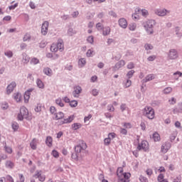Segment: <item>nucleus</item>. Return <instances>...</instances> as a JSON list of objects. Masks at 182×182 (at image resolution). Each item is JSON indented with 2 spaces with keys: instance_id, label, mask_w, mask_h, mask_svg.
Returning a JSON list of instances; mask_svg holds the SVG:
<instances>
[{
  "instance_id": "f257e3e1",
  "label": "nucleus",
  "mask_w": 182,
  "mask_h": 182,
  "mask_svg": "<svg viewBox=\"0 0 182 182\" xmlns=\"http://www.w3.org/2000/svg\"><path fill=\"white\" fill-rule=\"evenodd\" d=\"M117 176H118V182H129L131 173L124 172L123 168L119 167L117 170Z\"/></svg>"
},
{
  "instance_id": "f03ea898",
  "label": "nucleus",
  "mask_w": 182,
  "mask_h": 182,
  "mask_svg": "<svg viewBox=\"0 0 182 182\" xmlns=\"http://www.w3.org/2000/svg\"><path fill=\"white\" fill-rule=\"evenodd\" d=\"M142 114L144 117H146L150 120L154 119L155 117V112L151 107H145L142 110Z\"/></svg>"
},
{
  "instance_id": "7ed1b4c3",
  "label": "nucleus",
  "mask_w": 182,
  "mask_h": 182,
  "mask_svg": "<svg viewBox=\"0 0 182 182\" xmlns=\"http://www.w3.org/2000/svg\"><path fill=\"white\" fill-rule=\"evenodd\" d=\"M29 115V112L25 107H21L20 113L18 114V120L23 121V119H27Z\"/></svg>"
},
{
  "instance_id": "20e7f679",
  "label": "nucleus",
  "mask_w": 182,
  "mask_h": 182,
  "mask_svg": "<svg viewBox=\"0 0 182 182\" xmlns=\"http://www.w3.org/2000/svg\"><path fill=\"white\" fill-rule=\"evenodd\" d=\"M87 149V144L86 143H81L79 145H77L75 146V152L77 154V158H78V156L80 154L82 153L86 150Z\"/></svg>"
},
{
  "instance_id": "39448f33",
  "label": "nucleus",
  "mask_w": 182,
  "mask_h": 182,
  "mask_svg": "<svg viewBox=\"0 0 182 182\" xmlns=\"http://www.w3.org/2000/svg\"><path fill=\"white\" fill-rule=\"evenodd\" d=\"M50 52L56 53L58 50H63V43H53L50 46Z\"/></svg>"
},
{
  "instance_id": "423d86ee",
  "label": "nucleus",
  "mask_w": 182,
  "mask_h": 182,
  "mask_svg": "<svg viewBox=\"0 0 182 182\" xmlns=\"http://www.w3.org/2000/svg\"><path fill=\"white\" fill-rule=\"evenodd\" d=\"M136 149L139 151L143 150V151H148L149 150V144H148L147 141H142V142L139 143L138 147Z\"/></svg>"
},
{
  "instance_id": "0eeeda50",
  "label": "nucleus",
  "mask_w": 182,
  "mask_h": 182,
  "mask_svg": "<svg viewBox=\"0 0 182 182\" xmlns=\"http://www.w3.org/2000/svg\"><path fill=\"white\" fill-rule=\"evenodd\" d=\"M154 25H156V21L154 20H149L146 21V24L144 26L149 35H151V33H153L152 28Z\"/></svg>"
},
{
  "instance_id": "6e6552de",
  "label": "nucleus",
  "mask_w": 182,
  "mask_h": 182,
  "mask_svg": "<svg viewBox=\"0 0 182 182\" xmlns=\"http://www.w3.org/2000/svg\"><path fill=\"white\" fill-rule=\"evenodd\" d=\"M33 178L38 179L40 182H45V181H46V176L42 173V171H36Z\"/></svg>"
},
{
  "instance_id": "1a4fd4ad",
  "label": "nucleus",
  "mask_w": 182,
  "mask_h": 182,
  "mask_svg": "<svg viewBox=\"0 0 182 182\" xmlns=\"http://www.w3.org/2000/svg\"><path fill=\"white\" fill-rule=\"evenodd\" d=\"M116 134L114 132H111L108 134V138H105L104 139V145L105 146H109L111 144V141L113 139H115Z\"/></svg>"
},
{
  "instance_id": "9d476101",
  "label": "nucleus",
  "mask_w": 182,
  "mask_h": 182,
  "mask_svg": "<svg viewBox=\"0 0 182 182\" xmlns=\"http://www.w3.org/2000/svg\"><path fill=\"white\" fill-rule=\"evenodd\" d=\"M168 59L174 60L177 59L178 58V54L177 53V50L175 49L170 50L168 54Z\"/></svg>"
},
{
  "instance_id": "9b49d317",
  "label": "nucleus",
  "mask_w": 182,
  "mask_h": 182,
  "mask_svg": "<svg viewBox=\"0 0 182 182\" xmlns=\"http://www.w3.org/2000/svg\"><path fill=\"white\" fill-rule=\"evenodd\" d=\"M48 28H49V22L44 21L42 24V26H41V33L43 35H47Z\"/></svg>"
},
{
  "instance_id": "f8f14e48",
  "label": "nucleus",
  "mask_w": 182,
  "mask_h": 182,
  "mask_svg": "<svg viewBox=\"0 0 182 182\" xmlns=\"http://www.w3.org/2000/svg\"><path fill=\"white\" fill-rule=\"evenodd\" d=\"M171 147V145L170 144V143L168 142L164 143L162 144V146L161 147V151H162L163 154H166Z\"/></svg>"
},
{
  "instance_id": "ddd939ff",
  "label": "nucleus",
  "mask_w": 182,
  "mask_h": 182,
  "mask_svg": "<svg viewBox=\"0 0 182 182\" xmlns=\"http://www.w3.org/2000/svg\"><path fill=\"white\" fill-rule=\"evenodd\" d=\"M16 86L17 85L15 82H11V83L6 87V94L10 95L12 93Z\"/></svg>"
},
{
  "instance_id": "4468645a",
  "label": "nucleus",
  "mask_w": 182,
  "mask_h": 182,
  "mask_svg": "<svg viewBox=\"0 0 182 182\" xmlns=\"http://www.w3.org/2000/svg\"><path fill=\"white\" fill-rule=\"evenodd\" d=\"M155 14L158 15V16H166L167 14H170V11L166 9H157L155 11Z\"/></svg>"
},
{
  "instance_id": "2eb2a0df",
  "label": "nucleus",
  "mask_w": 182,
  "mask_h": 182,
  "mask_svg": "<svg viewBox=\"0 0 182 182\" xmlns=\"http://www.w3.org/2000/svg\"><path fill=\"white\" fill-rule=\"evenodd\" d=\"M118 23L121 28H123V29H126V28H127V20L124 18H120Z\"/></svg>"
},
{
  "instance_id": "dca6fc26",
  "label": "nucleus",
  "mask_w": 182,
  "mask_h": 182,
  "mask_svg": "<svg viewBox=\"0 0 182 182\" xmlns=\"http://www.w3.org/2000/svg\"><path fill=\"white\" fill-rule=\"evenodd\" d=\"M33 89L31 88V89H28L27 91H26L25 95L23 96L26 103L29 102L30 95H31V93L33 92Z\"/></svg>"
},
{
  "instance_id": "f3484780",
  "label": "nucleus",
  "mask_w": 182,
  "mask_h": 182,
  "mask_svg": "<svg viewBox=\"0 0 182 182\" xmlns=\"http://www.w3.org/2000/svg\"><path fill=\"white\" fill-rule=\"evenodd\" d=\"M74 115H70L67 119H65L63 121L60 122V125H63L64 124L71 123L74 120Z\"/></svg>"
},
{
  "instance_id": "a211bd4d",
  "label": "nucleus",
  "mask_w": 182,
  "mask_h": 182,
  "mask_svg": "<svg viewBox=\"0 0 182 182\" xmlns=\"http://www.w3.org/2000/svg\"><path fill=\"white\" fill-rule=\"evenodd\" d=\"M82 89L81 87L77 86L74 88V92H73V95L74 97H78V95L81 93Z\"/></svg>"
},
{
  "instance_id": "6ab92c4d",
  "label": "nucleus",
  "mask_w": 182,
  "mask_h": 182,
  "mask_svg": "<svg viewBox=\"0 0 182 182\" xmlns=\"http://www.w3.org/2000/svg\"><path fill=\"white\" fill-rule=\"evenodd\" d=\"M29 60H31V58H29V55H28V54L26 53H23L22 54V58H21V62H23V63H28L29 62Z\"/></svg>"
},
{
  "instance_id": "aec40b11",
  "label": "nucleus",
  "mask_w": 182,
  "mask_h": 182,
  "mask_svg": "<svg viewBox=\"0 0 182 182\" xmlns=\"http://www.w3.org/2000/svg\"><path fill=\"white\" fill-rule=\"evenodd\" d=\"M37 145H38V139H33L31 140V142L30 143V146L31 149L36 150L37 149Z\"/></svg>"
},
{
  "instance_id": "412c9836",
  "label": "nucleus",
  "mask_w": 182,
  "mask_h": 182,
  "mask_svg": "<svg viewBox=\"0 0 182 182\" xmlns=\"http://www.w3.org/2000/svg\"><path fill=\"white\" fill-rule=\"evenodd\" d=\"M110 32H111V28L109 26L105 27L102 29V35L104 36H107V35H110Z\"/></svg>"
},
{
  "instance_id": "4be33fe9",
  "label": "nucleus",
  "mask_w": 182,
  "mask_h": 182,
  "mask_svg": "<svg viewBox=\"0 0 182 182\" xmlns=\"http://www.w3.org/2000/svg\"><path fill=\"white\" fill-rule=\"evenodd\" d=\"M15 167V164L10 160L6 161V168L9 169H13Z\"/></svg>"
},
{
  "instance_id": "5701e85b",
  "label": "nucleus",
  "mask_w": 182,
  "mask_h": 182,
  "mask_svg": "<svg viewBox=\"0 0 182 182\" xmlns=\"http://www.w3.org/2000/svg\"><path fill=\"white\" fill-rule=\"evenodd\" d=\"M125 65L126 63L124 62V60H122L117 63V64L115 65V68L117 69H120L121 68H123V66H124Z\"/></svg>"
},
{
  "instance_id": "b1692460",
  "label": "nucleus",
  "mask_w": 182,
  "mask_h": 182,
  "mask_svg": "<svg viewBox=\"0 0 182 182\" xmlns=\"http://www.w3.org/2000/svg\"><path fill=\"white\" fill-rule=\"evenodd\" d=\"M21 98L22 95H21V93L16 92L14 94V99L16 101V102H20Z\"/></svg>"
},
{
  "instance_id": "393cba45",
  "label": "nucleus",
  "mask_w": 182,
  "mask_h": 182,
  "mask_svg": "<svg viewBox=\"0 0 182 182\" xmlns=\"http://www.w3.org/2000/svg\"><path fill=\"white\" fill-rule=\"evenodd\" d=\"M4 152L9 154H13V148L8 145L4 146Z\"/></svg>"
},
{
  "instance_id": "a878e982",
  "label": "nucleus",
  "mask_w": 182,
  "mask_h": 182,
  "mask_svg": "<svg viewBox=\"0 0 182 182\" xmlns=\"http://www.w3.org/2000/svg\"><path fill=\"white\" fill-rule=\"evenodd\" d=\"M152 139L155 142L159 141L161 139L159 134L157 132L154 133L152 135Z\"/></svg>"
},
{
  "instance_id": "bb28decb",
  "label": "nucleus",
  "mask_w": 182,
  "mask_h": 182,
  "mask_svg": "<svg viewBox=\"0 0 182 182\" xmlns=\"http://www.w3.org/2000/svg\"><path fill=\"white\" fill-rule=\"evenodd\" d=\"M158 182H168L167 179H164V175L163 173H160L157 177Z\"/></svg>"
},
{
  "instance_id": "cd10ccee",
  "label": "nucleus",
  "mask_w": 182,
  "mask_h": 182,
  "mask_svg": "<svg viewBox=\"0 0 182 182\" xmlns=\"http://www.w3.org/2000/svg\"><path fill=\"white\" fill-rule=\"evenodd\" d=\"M46 144H47V146L48 147H51L53 145V138L50 136H48L47 137V139H46Z\"/></svg>"
},
{
  "instance_id": "c85d7f7f",
  "label": "nucleus",
  "mask_w": 182,
  "mask_h": 182,
  "mask_svg": "<svg viewBox=\"0 0 182 182\" xmlns=\"http://www.w3.org/2000/svg\"><path fill=\"white\" fill-rule=\"evenodd\" d=\"M55 118L56 120L62 119L63 118H64V113H63L62 112H59L55 114Z\"/></svg>"
},
{
  "instance_id": "c756f323",
  "label": "nucleus",
  "mask_w": 182,
  "mask_h": 182,
  "mask_svg": "<svg viewBox=\"0 0 182 182\" xmlns=\"http://www.w3.org/2000/svg\"><path fill=\"white\" fill-rule=\"evenodd\" d=\"M155 78L154 75H149L147 77H145V79L143 80V82H147L151 80H153Z\"/></svg>"
},
{
  "instance_id": "7c9ffc66",
  "label": "nucleus",
  "mask_w": 182,
  "mask_h": 182,
  "mask_svg": "<svg viewBox=\"0 0 182 182\" xmlns=\"http://www.w3.org/2000/svg\"><path fill=\"white\" fill-rule=\"evenodd\" d=\"M132 85V82L129 80H127L125 82H123L124 87L128 88L130 87Z\"/></svg>"
},
{
  "instance_id": "2f4dec72",
  "label": "nucleus",
  "mask_w": 182,
  "mask_h": 182,
  "mask_svg": "<svg viewBox=\"0 0 182 182\" xmlns=\"http://www.w3.org/2000/svg\"><path fill=\"white\" fill-rule=\"evenodd\" d=\"M78 65L80 68H83V66H85V65H86V59H85V58L80 59L78 61Z\"/></svg>"
},
{
  "instance_id": "473e14b6",
  "label": "nucleus",
  "mask_w": 182,
  "mask_h": 182,
  "mask_svg": "<svg viewBox=\"0 0 182 182\" xmlns=\"http://www.w3.org/2000/svg\"><path fill=\"white\" fill-rule=\"evenodd\" d=\"M166 171L165 170L164 167H159V168H156V173H159L160 174L164 175Z\"/></svg>"
},
{
  "instance_id": "72a5a7b5",
  "label": "nucleus",
  "mask_w": 182,
  "mask_h": 182,
  "mask_svg": "<svg viewBox=\"0 0 182 182\" xmlns=\"http://www.w3.org/2000/svg\"><path fill=\"white\" fill-rule=\"evenodd\" d=\"M55 104H57L58 106H60V107H64V102H63L61 98L55 100Z\"/></svg>"
},
{
  "instance_id": "f704fd0d",
  "label": "nucleus",
  "mask_w": 182,
  "mask_h": 182,
  "mask_svg": "<svg viewBox=\"0 0 182 182\" xmlns=\"http://www.w3.org/2000/svg\"><path fill=\"white\" fill-rule=\"evenodd\" d=\"M31 65H38L39 63V59L36 58H32L30 60Z\"/></svg>"
},
{
  "instance_id": "c9c22d12",
  "label": "nucleus",
  "mask_w": 182,
  "mask_h": 182,
  "mask_svg": "<svg viewBox=\"0 0 182 182\" xmlns=\"http://www.w3.org/2000/svg\"><path fill=\"white\" fill-rule=\"evenodd\" d=\"M72 127L74 130H78L82 127V124L80 123H75V124H73Z\"/></svg>"
},
{
  "instance_id": "e433bc0d",
  "label": "nucleus",
  "mask_w": 182,
  "mask_h": 182,
  "mask_svg": "<svg viewBox=\"0 0 182 182\" xmlns=\"http://www.w3.org/2000/svg\"><path fill=\"white\" fill-rule=\"evenodd\" d=\"M136 28H137L136 23H132L129 25V31H136Z\"/></svg>"
},
{
  "instance_id": "4c0bfd02",
  "label": "nucleus",
  "mask_w": 182,
  "mask_h": 182,
  "mask_svg": "<svg viewBox=\"0 0 182 182\" xmlns=\"http://www.w3.org/2000/svg\"><path fill=\"white\" fill-rule=\"evenodd\" d=\"M37 85L38 88L44 89V83H43L42 80H40L39 79L37 80Z\"/></svg>"
},
{
  "instance_id": "58836bf2",
  "label": "nucleus",
  "mask_w": 182,
  "mask_h": 182,
  "mask_svg": "<svg viewBox=\"0 0 182 182\" xmlns=\"http://www.w3.org/2000/svg\"><path fill=\"white\" fill-rule=\"evenodd\" d=\"M4 179H5V181L6 180V181H8V182H15L12 176H10V175H6V178H4Z\"/></svg>"
},
{
  "instance_id": "ea45409f",
  "label": "nucleus",
  "mask_w": 182,
  "mask_h": 182,
  "mask_svg": "<svg viewBox=\"0 0 182 182\" xmlns=\"http://www.w3.org/2000/svg\"><path fill=\"white\" fill-rule=\"evenodd\" d=\"M95 53V51H93V50L92 49H89L87 51V58H92V56H93V54Z\"/></svg>"
},
{
  "instance_id": "a19ab883",
  "label": "nucleus",
  "mask_w": 182,
  "mask_h": 182,
  "mask_svg": "<svg viewBox=\"0 0 182 182\" xmlns=\"http://www.w3.org/2000/svg\"><path fill=\"white\" fill-rule=\"evenodd\" d=\"M11 127L13 128L14 132H17L18 129V124L17 122H14L11 124Z\"/></svg>"
},
{
  "instance_id": "79ce46f5",
  "label": "nucleus",
  "mask_w": 182,
  "mask_h": 182,
  "mask_svg": "<svg viewBox=\"0 0 182 182\" xmlns=\"http://www.w3.org/2000/svg\"><path fill=\"white\" fill-rule=\"evenodd\" d=\"M70 107H76L78 105V102L76 100H73L69 102Z\"/></svg>"
},
{
  "instance_id": "37998d69",
  "label": "nucleus",
  "mask_w": 182,
  "mask_h": 182,
  "mask_svg": "<svg viewBox=\"0 0 182 182\" xmlns=\"http://www.w3.org/2000/svg\"><path fill=\"white\" fill-rule=\"evenodd\" d=\"M68 33L70 36H73V35H75L76 33V30L70 28L68 29Z\"/></svg>"
},
{
  "instance_id": "c03bdc74",
  "label": "nucleus",
  "mask_w": 182,
  "mask_h": 182,
  "mask_svg": "<svg viewBox=\"0 0 182 182\" xmlns=\"http://www.w3.org/2000/svg\"><path fill=\"white\" fill-rule=\"evenodd\" d=\"M172 182H181V176H176L173 178Z\"/></svg>"
},
{
  "instance_id": "a18cd8bd",
  "label": "nucleus",
  "mask_w": 182,
  "mask_h": 182,
  "mask_svg": "<svg viewBox=\"0 0 182 182\" xmlns=\"http://www.w3.org/2000/svg\"><path fill=\"white\" fill-rule=\"evenodd\" d=\"M172 92L171 87H167L165 89H164V94H169Z\"/></svg>"
},
{
  "instance_id": "49530a36",
  "label": "nucleus",
  "mask_w": 182,
  "mask_h": 182,
  "mask_svg": "<svg viewBox=\"0 0 182 182\" xmlns=\"http://www.w3.org/2000/svg\"><path fill=\"white\" fill-rule=\"evenodd\" d=\"M43 73H45L46 75H47L48 76H50L52 75L53 73H52V70H49V69H45L43 70Z\"/></svg>"
},
{
  "instance_id": "de8ad7c7",
  "label": "nucleus",
  "mask_w": 182,
  "mask_h": 182,
  "mask_svg": "<svg viewBox=\"0 0 182 182\" xmlns=\"http://www.w3.org/2000/svg\"><path fill=\"white\" fill-rule=\"evenodd\" d=\"M4 55L7 56V58H12V56H14V53L11 50L5 52Z\"/></svg>"
},
{
  "instance_id": "09e8293b",
  "label": "nucleus",
  "mask_w": 182,
  "mask_h": 182,
  "mask_svg": "<svg viewBox=\"0 0 182 182\" xmlns=\"http://www.w3.org/2000/svg\"><path fill=\"white\" fill-rule=\"evenodd\" d=\"M52 156L53 157H55V159H58V158H59V152H58L56 150H53Z\"/></svg>"
},
{
  "instance_id": "8fccbe9b",
  "label": "nucleus",
  "mask_w": 182,
  "mask_h": 182,
  "mask_svg": "<svg viewBox=\"0 0 182 182\" xmlns=\"http://www.w3.org/2000/svg\"><path fill=\"white\" fill-rule=\"evenodd\" d=\"M134 73H135V71L134 70H132L131 71H129L128 73H127V77L128 78H131L132 77Z\"/></svg>"
},
{
  "instance_id": "3c124183",
  "label": "nucleus",
  "mask_w": 182,
  "mask_h": 182,
  "mask_svg": "<svg viewBox=\"0 0 182 182\" xmlns=\"http://www.w3.org/2000/svg\"><path fill=\"white\" fill-rule=\"evenodd\" d=\"M18 178L19 180L18 181V182H25V177L22 173L18 174Z\"/></svg>"
},
{
  "instance_id": "603ef678",
  "label": "nucleus",
  "mask_w": 182,
  "mask_h": 182,
  "mask_svg": "<svg viewBox=\"0 0 182 182\" xmlns=\"http://www.w3.org/2000/svg\"><path fill=\"white\" fill-rule=\"evenodd\" d=\"M42 110V105L38 104L37 107L35 108V112H40Z\"/></svg>"
},
{
  "instance_id": "864d4df0",
  "label": "nucleus",
  "mask_w": 182,
  "mask_h": 182,
  "mask_svg": "<svg viewBox=\"0 0 182 182\" xmlns=\"http://www.w3.org/2000/svg\"><path fill=\"white\" fill-rule=\"evenodd\" d=\"M92 118V114H90L89 115H87V117H85L84 118V123H87Z\"/></svg>"
},
{
  "instance_id": "5fc2aeb1",
  "label": "nucleus",
  "mask_w": 182,
  "mask_h": 182,
  "mask_svg": "<svg viewBox=\"0 0 182 182\" xmlns=\"http://www.w3.org/2000/svg\"><path fill=\"white\" fill-rule=\"evenodd\" d=\"M139 180L141 182H148L147 178H146L144 176H140V178H139Z\"/></svg>"
},
{
  "instance_id": "6e6d98bb",
  "label": "nucleus",
  "mask_w": 182,
  "mask_h": 182,
  "mask_svg": "<svg viewBox=\"0 0 182 182\" xmlns=\"http://www.w3.org/2000/svg\"><path fill=\"white\" fill-rule=\"evenodd\" d=\"M144 47L146 50H151V49H153V46H151V44H146Z\"/></svg>"
},
{
  "instance_id": "4d7b16f0",
  "label": "nucleus",
  "mask_w": 182,
  "mask_h": 182,
  "mask_svg": "<svg viewBox=\"0 0 182 182\" xmlns=\"http://www.w3.org/2000/svg\"><path fill=\"white\" fill-rule=\"evenodd\" d=\"M181 75H182V73L180 71H177L176 73H174L175 78H179L181 77Z\"/></svg>"
},
{
  "instance_id": "13d9d810",
  "label": "nucleus",
  "mask_w": 182,
  "mask_h": 182,
  "mask_svg": "<svg viewBox=\"0 0 182 182\" xmlns=\"http://www.w3.org/2000/svg\"><path fill=\"white\" fill-rule=\"evenodd\" d=\"M31 39V35L26 33L23 37L24 42H26V41H29Z\"/></svg>"
},
{
  "instance_id": "bf43d9fd",
  "label": "nucleus",
  "mask_w": 182,
  "mask_h": 182,
  "mask_svg": "<svg viewBox=\"0 0 182 182\" xmlns=\"http://www.w3.org/2000/svg\"><path fill=\"white\" fill-rule=\"evenodd\" d=\"M96 28L98 31H100L103 28V25L101 23H98L96 24Z\"/></svg>"
},
{
  "instance_id": "052dcab7",
  "label": "nucleus",
  "mask_w": 182,
  "mask_h": 182,
  "mask_svg": "<svg viewBox=\"0 0 182 182\" xmlns=\"http://www.w3.org/2000/svg\"><path fill=\"white\" fill-rule=\"evenodd\" d=\"M119 133H121L123 135H127V130L126 129L121 128L119 130Z\"/></svg>"
},
{
  "instance_id": "680f3d73",
  "label": "nucleus",
  "mask_w": 182,
  "mask_h": 182,
  "mask_svg": "<svg viewBox=\"0 0 182 182\" xmlns=\"http://www.w3.org/2000/svg\"><path fill=\"white\" fill-rule=\"evenodd\" d=\"M87 42H88L89 43H93V42H94L93 36H89V37L87 38Z\"/></svg>"
},
{
  "instance_id": "e2e57ef3",
  "label": "nucleus",
  "mask_w": 182,
  "mask_h": 182,
  "mask_svg": "<svg viewBox=\"0 0 182 182\" xmlns=\"http://www.w3.org/2000/svg\"><path fill=\"white\" fill-rule=\"evenodd\" d=\"M141 12L143 16H147V15H149V11H147L146 9H142Z\"/></svg>"
},
{
  "instance_id": "0e129e2a",
  "label": "nucleus",
  "mask_w": 182,
  "mask_h": 182,
  "mask_svg": "<svg viewBox=\"0 0 182 182\" xmlns=\"http://www.w3.org/2000/svg\"><path fill=\"white\" fill-rule=\"evenodd\" d=\"M146 173L147 174V176H150L153 174V171L151 168H149L147 169V171H146Z\"/></svg>"
},
{
  "instance_id": "69168bd1",
  "label": "nucleus",
  "mask_w": 182,
  "mask_h": 182,
  "mask_svg": "<svg viewBox=\"0 0 182 182\" xmlns=\"http://www.w3.org/2000/svg\"><path fill=\"white\" fill-rule=\"evenodd\" d=\"M156 58V55H151L147 59L149 62H153V60H154Z\"/></svg>"
},
{
  "instance_id": "338daca9",
  "label": "nucleus",
  "mask_w": 182,
  "mask_h": 182,
  "mask_svg": "<svg viewBox=\"0 0 182 182\" xmlns=\"http://www.w3.org/2000/svg\"><path fill=\"white\" fill-rule=\"evenodd\" d=\"M124 127H125L126 129H131L132 127V125H131L130 123H124Z\"/></svg>"
},
{
  "instance_id": "774afa93",
  "label": "nucleus",
  "mask_w": 182,
  "mask_h": 182,
  "mask_svg": "<svg viewBox=\"0 0 182 182\" xmlns=\"http://www.w3.org/2000/svg\"><path fill=\"white\" fill-rule=\"evenodd\" d=\"M128 69H134V64L133 63H129L127 65Z\"/></svg>"
}]
</instances>
